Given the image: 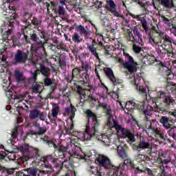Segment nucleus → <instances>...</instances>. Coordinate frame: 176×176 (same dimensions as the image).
<instances>
[{"instance_id": "obj_1", "label": "nucleus", "mask_w": 176, "mask_h": 176, "mask_svg": "<svg viewBox=\"0 0 176 176\" xmlns=\"http://www.w3.org/2000/svg\"><path fill=\"white\" fill-rule=\"evenodd\" d=\"M22 21L24 23L25 27L23 29H21V32L18 34L21 45H27V43H30L32 41L33 44L30 46L31 51L33 52V53H38L39 49H43L44 52L43 57L46 58V56H47L45 48L46 41L43 42L42 40L39 38V36L36 34V31L31 28L32 25L30 21H28V19L25 18Z\"/></svg>"}, {"instance_id": "obj_2", "label": "nucleus", "mask_w": 176, "mask_h": 176, "mask_svg": "<svg viewBox=\"0 0 176 176\" xmlns=\"http://www.w3.org/2000/svg\"><path fill=\"white\" fill-rule=\"evenodd\" d=\"M80 72H82L80 67L73 69L72 72V80L74 82V85L76 87L80 100H82V96H86L85 90L93 93L96 90V87L90 85L89 83L90 76L86 73L80 74Z\"/></svg>"}, {"instance_id": "obj_3", "label": "nucleus", "mask_w": 176, "mask_h": 176, "mask_svg": "<svg viewBox=\"0 0 176 176\" xmlns=\"http://www.w3.org/2000/svg\"><path fill=\"white\" fill-rule=\"evenodd\" d=\"M49 160L56 168L63 170V164L64 162L60 160L58 158H53L52 155H47L41 157L40 162H41L42 166H44L46 168H50V170H39L37 168H29L26 170L28 174L23 175V176H36V174H38V176H53V174H52V165L49 164Z\"/></svg>"}, {"instance_id": "obj_4", "label": "nucleus", "mask_w": 176, "mask_h": 176, "mask_svg": "<svg viewBox=\"0 0 176 176\" xmlns=\"http://www.w3.org/2000/svg\"><path fill=\"white\" fill-rule=\"evenodd\" d=\"M155 106L152 107L151 104H147L145 109V102H135V100H129L126 102L125 108L127 111H124L127 115L133 113V109H138L139 112H142L144 115V120L149 122V118L152 115V112H157L158 113H162V109H160V105L159 103H155Z\"/></svg>"}, {"instance_id": "obj_5", "label": "nucleus", "mask_w": 176, "mask_h": 176, "mask_svg": "<svg viewBox=\"0 0 176 176\" xmlns=\"http://www.w3.org/2000/svg\"><path fill=\"white\" fill-rule=\"evenodd\" d=\"M85 115L87 118V123L86 124L85 133H84V139L85 141H90L91 138H98L96 133H98V129L101 126V121L91 110L87 109Z\"/></svg>"}, {"instance_id": "obj_6", "label": "nucleus", "mask_w": 176, "mask_h": 176, "mask_svg": "<svg viewBox=\"0 0 176 176\" xmlns=\"http://www.w3.org/2000/svg\"><path fill=\"white\" fill-rule=\"evenodd\" d=\"M151 100L153 104H159L160 109L162 115H166L170 108H173L174 105H176L175 100L171 96L167 95L164 91H159L157 93L156 97H151Z\"/></svg>"}, {"instance_id": "obj_7", "label": "nucleus", "mask_w": 176, "mask_h": 176, "mask_svg": "<svg viewBox=\"0 0 176 176\" xmlns=\"http://www.w3.org/2000/svg\"><path fill=\"white\" fill-rule=\"evenodd\" d=\"M11 0H7V2H4L1 6L3 9V14L4 16H8L6 18V21L9 23L10 27H12V23L14 22V19H17L19 15L16 14V9L13 6H10Z\"/></svg>"}, {"instance_id": "obj_8", "label": "nucleus", "mask_w": 176, "mask_h": 176, "mask_svg": "<svg viewBox=\"0 0 176 176\" xmlns=\"http://www.w3.org/2000/svg\"><path fill=\"white\" fill-rule=\"evenodd\" d=\"M96 162H98L99 167H103V168H105L106 170H109V176H116L118 168H116V166L112 164L109 157L105 155H100L96 158Z\"/></svg>"}, {"instance_id": "obj_9", "label": "nucleus", "mask_w": 176, "mask_h": 176, "mask_svg": "<svg viewBox=\"0 0 176 176\" xmlns=\"http://www.w3.org/2000/svg\"><path fill=\"white\" fill-rule=\"evenodd\" d=\"M113 127L118 133L121 131V138H128L130 142H135V135L131 133L130 129H127L122 127V125L119 124L118 120L113 119Z\"/></svg>"}, {"instance_id": "obj_10", "label": "nucleus", "mask_w": 176, "mask_h": 176, "mask_svg": "<svg viewBox=\"0 0 176 176\" xmlns=\"http://www.w3.org/2000/svg\"><path fill=\"white\" fill-rule=\"evenodd\" d=\"M124 56L125 58L124 61L125 63H124V68L128 70V72L129 74H135V72L137 71V66L138 64L137 62L134 61V58L133 56H130L129 53H127L126 51H124L123 52Z\"/></svg>"}, {"instance_id": "obj_11", "label": "nucleus", "mask_w": 176, "mask_h": 176, "mask_svg": "<svg viewBox=\"0 0 176 176\" xmlns=\"http://www.w3.org/2000/svg\"><path fill=\"white\" fill-rule=\"evenodd\" d=\"M150 125L148 126V129L153 130V132L158 138H161V140H164V141H168V142L171 143V140L168 139V136L165 135L164 131L160 130L156 128V120H149Z\"/></svg>"}, {"instance_id": "obj_12", "label": "nucleus", "mask_w": 176, "mask_h": 176, "mask_svg": "<svg viewBox=\"0 0 176 176\" xmlns=\"http://www.w3.org/2000/svg\"><path fill=\"white\" fill-rule=\"evenodd\" d=\"M171 155L168 154V152L163 150L159 151L158 157L157 158V162L158 164L167 167V164L171 163Z\"/></svg>"}, {"instance_id": "obj_13", "label": "nucleus", "mask_w": 176, "mask_h": 176, "mask_svg": "<svg viewBox=\"0 0 176 176\" xmlns=\"http://www.w3.org/2000/svg\"><path fill=\"white\" fill-rule=\"evenodd\" d=\"M28 60V54L25 52L18 50L14 58V65L17 64H25Z\"/></svg>"}, {"instance_id": "obj_14", "label": "nucleus", "mask_w": 176, "mask_h": 176, "mask_svg": "<svg viewBox=\"0 0 176 176\" xmlns=\"http://www.w3.org/2000/svg\"><path fill=\"white\" fill-rule=\"evenodd\" d=\"M104 72L107 78L111 82L113 86H118V85H120L122 83V80L119 78H116L115 74H113V70L112 69L107 67L104 69Z\"/></svg>"}, {"instance_id": "obj_15", "label": "nucleus", "mask_w": 176, "mask_h": 176, "mask_svg": "<svg viewBox=\"0 0 176 176\" xmlns=\"http://www.w3.org/2000/svg\"><path fill=\"white\" fill-rule=\"evenodd\" d=\"M133 148L134 151L140 152V151H145V149H151L152 146L149 140L142 139V140L139 141L138 144H133Z\"/></svg>"}, {"instance_id": "obj_16", "label": "nucleus", "mask_w": 176, "mask_h": 176, "mask_svg": "<svg viewBox=\"0 0 176 176\" xmlns=\"http://www.w3.org/2000/svg\"><path fill=\"white\" fill-rule=\"evenodd\" d=\"M160 123L162 124V127L165 129V130H168L169 129H171L172 126H173L175 122L173 118L162 116L160 119Z\"/></svg>"}, {"instance_id": "obj_17", "label": "nucleus", "mask_w": 176, "mask_h": 176, "mask_svg": "<svg viewBox=\"0 0 176 176\" xmlns=\"http://www.w3.org/2000/svg\"><path fill=\"white\" fill-rule=\"evenodd\" d=\"M129 16H131V17H132L133 19H137L138 21H140L143 28V32H144L145 34H148V32L149 31V28L148 27V21H146V19L145 17L141 19V17H140V15H135L131 12H129Z\"/></svg>"}, {"instance_id": "obj_18", "label": "nucleus", "mask_w": 176, "mask_h": 176, "mask_svg": "<svg viewBox=\"0 0 176 176\" xmlns=\"http://www.w3.org/2000/svg\"><path fill=\"white\" fill-rule=\"evenodd\" d=\"M132 31L133 32L134 36H133V39L131 40V42L133 43H139L140 46H144L142 34H141V33L138 30V28H137V27H134Z\"/></svg>"}, {"instance_id": "obj_19", "label": "nucleus", "mask_w": 176, "mask_h": 176, "mask_svg": "<svg viewBox=\"0 0 176 176\" xmlns=\"http://www.w3.org/2000/svg\"><path fill=\"white\" fill-rule=\"evenodd\" d=\"M107 10L111 12L113 16L116 17H123V15H120V14L118 12V8H116V4H115L113 0H107Z\"/></svg>"}, {"instance_id": "obj_20", "label": "nucleus", "mask_w": 176, "mask_h": 176, "mask_svg": "<svg viewBox=\"0 0 176 176\" xmlns=\"http://www.w3.org/2000/svg\"><path fill=\"white\" fill-rule=\"evenodd\" d=\"M19 129H20V126H19V120H17L15 127L11 133V138L8 140V144L14 145V144H16V141L19 140L17 138V135H19Z\"/></svg>"}, {"instance_id": "obj_21", "label": "nucleus", "mask_w": 176, "mask_h": 176, "mask_svg": "<svg viewBox=\"0 0 176 176\" xmlns=\"http://www.w3.org/2000/svg\"><path fill=\"white\" fill-rule=\"evenodd\" d=\"M160 34H163L162 30L150 32L148 35V42L151 45L154 43L155 45H159V38H160Z\"/></svg>"}, {"instance_id": "obj_22", "label": "nucleus", "mask_w": 176, "mask_h": 176, "mask_svg": "<svg viewBox=\"0 0 176 176\" xmlns=\"http://www.w3.org/2000/svg\"><path fill=\"white\" fill-rule=\"evenodd\" d=\"M76 30L80 32L82 36H84L85 41H87V39H89L90 37V35H91V30H90L87 26L85 27L82 25H78L76 27Z\"/></svg>"}, {"instance_id": "obj_23", "label": "nucleus", "mask_w": 176, "mask_h": 176, "mask_svg": "<svg viewBox=\"0 0 176 176\" xmlns=\"http://www.w3.org/2000/svg\"><path fill=\"white\" fill-rule=\"evenodd\" d=\"M35 126L38 128V131H31L30 133H27L25 138H27V137H31V135H43V134L47 131L46 126H41L39 124H36Z\"/></svg>"}, {"instance_id": "obj_24", "label": "nucleus", "mask_w": 176, "mask_h": 176, "mask_svg": "<svg viewBox=\"0 0 176 176\" xmlns=\"http://www.w3.org/2000/svg\"><path fill=\"white\" fill-rule=\"evenodd\" d=\"M41 155L39 154V148L36 147L30 146L29 148V151L28 153V155L26 156V160L28 159H38L40 157Z\"/></svg>"}, {"instance_id": "obj_25", "label": "nucleus", "mask_w": 176, "mask_h": 176, "mask_svg": "<svg viewBox=\"0 0 176 176\" xmlns=\"http://www.w3.org/2000/svg\"><path fill=\"white\" fill-rule=\"evenodd\" d=\"M159 5L163 7L165 10H170L174 9L175 6L174 5V0H157Z\"/></svg>"}, {"instance_id": "obj_26", "label": "nucleus", "mask_w": 176, "mask_h": 176, "mask_svg": "<svg viewBox=\"0 0 176 176\" xmlns=\"http://www.w3.org/2000/svg\"><path fill=\"white\" fill-rule=\"evenodd\" d=\"M95 45H98V42L96 41V40H92V44L88 45L87 48L92 56H94V57H96L98 60H100V56L97 53V47H94Z\"/></svg>"}, {"instance_id": "obj_27", "label": "nucleus", "mask_w": 176, "mask_h": 176, "mask_svg": "<svg viewBox=\"0 0 176 176\" xmlns=\"http://www.w3.org/2000/svg\"><path fill=\"white\" fill-rule=\"evenodd\" d=\"M30 148H31L30 145H28V144H25L21 146H17L16 149L17 152H21L23 157H27V155H28V152L30 151Z\"/></svg>"}, {"instance_id": "obj_28", "label": "nucleus", "mask_w": 176, "mask_h": 176, "mask_svg": "<svg viewBox=\"0 0 176 176\" xmlns=\"http://www.w3.org/2000/svg\"><path fill=\"white\" fill-rule=\"evenodd\" d=\"M75 112H76V108L72 104H70V107L65 108V113L69 116L70 120L74 122L75 118Z\"/></svg>"}, {"instance_id": "obj_29", "label": "nucleus", "mask_w": 176, "mask_h": 176, "mask_svg": "<svg viewBox=\"0 0 176 176\" xmlns=\"http://www.w3.org/2000/svg\"><path fill=\"white\" fill-rule=\"evenodd\" d=\"M32 93H34V94H41L42 90L45 89L43 87V84L41 82H36L35 85H33L32 87Z\"/></svg>"}, {"instance_id": "obj_30", "label": "nucleus", "mask_w": 176, "mask_h": 176, "mask_svg": "<svg viewBox=\"0 0 176 176\" xmlns=\"http://www.w3.org/2000/svg\"><path fill=\"white\" fill-rule=\"evenodd\" d=\"M160 38L164 41L163 42L164 45V43H170V44L173 43V45H176V42L174 41V39H173V38H171L170 36L167 35L166 32H162L160 34Z\"/></svg>"}, {"instance_id": "obj_31", "label": "nucleus", "mask_w": 176, "mask_h": 176, "mask_svg": "<svg viewBox=\"0 0 176 176\" xmlns=\"http://www.w3.org/2000/svg\"><path fill=\"white\" fill-rule=\"evenodd\" d=\"M43 76L47 78L49 73L50 72V69L46 67L43 63L39 64V69L38 70Z\"/></svg>"}, {"instance_id": "obj_32", "label": "nucleus", "mask_w": 176, "mask_h": 176, "mask_svg": "<svg viewBox=\"0 0 176 176\" xmlns=\"http://www.w3.org/2000/svg\"><path fill=\"white\" fill-rule=\"evenodd\" d=\"M118 155L121 159H126L127 157V151L123 147V146H119L118 147Z\"/></svg>"}, {"instance_id": "obj_33", "label": "nucleus", "mask_w": 176, "mask_h": 176, "mask_svg": "<svg viewBox=\"0 0 176 176\" xmlns=\"http://www.w3.org/2000/svg\"><path fill=\"white\" fill-rule=\"evenodd\" d=\"M135 159L140 163H141V162H149V160H151V158H149L148 155L144 154H138L135 155Z\"/></svg>"}, {"instance_id": "obj_34", "label": "nucleus", "mask_w": 176, "mask_h": 176, "mask_svg": "<svg viewBox=\"0 0 176 176\" xmlns=\"http://www.w3.org/2000/svg\"><path fill=\"white\" fill-rule=\"evenodd\" d=\"M117 168V173H116V176H124V170L126 167V164L121 163L120 164L119 166H116Z\"/></svg>"}, {"instance_id": "obj_35", "label": "nucleus", "mask_w": 176, "mask_h": 176, "mask_svg": "<svg viewBox=\"0 0 176 176\" xmlns=\"http://www.w3.org/2000/svg\"><path fill=\"white\" fill-rule=\"evenodd\" d=\"M100 141L103 142L104 145H109L111 144V138L105 133H102L98 138Z\"/></svg>"}, {"instance_id": "obj_36", "label": "nucleus", "mask_w": 176, "mask_h": 176, "mask_svg": "<svg viewBox=\"0 0 176 176\" xmlns=\"http://www.w3.org/2000/svg\"><path fill=\"white\" fill-rule=\"evenodd\" d=\"M15 79L17 83H25V78L23 76V73L19 71L15 72Z\"/></svg>"}, {"instance_id": "obj_37", "label": "nucleus", "mask_w": 176, "mask_h": 176, "mask_svg": "<svg viewBox=\"0 0 176 176\" xmlns=\"http://www.w3.org/2000/svg\"><path fill=\"white\" fill-rule=\"evenodd\" d=\"M89 171L96 176H102V173L97 166H90Z\"/></svg>"}, {"instance_id": "obj_38", "label": "nucleus", "mask_w": 176, "mask_h": 176, "mask_svg": "<svg viewBox=\"0 0 176 176\" xmlns=\"http://www.w3.org/2000/svg\"><path fill=\"white\" fill-rule=\"evenodd\" d=\"M41 140L45 144H47V145H48L50 148H53V146H56V144H54V142H53V140H49V137L46 135L43 136V138H41Z\"/></svg>"}, {"instance_id": "obj_39", "label": "nucleus", "mask_w": 176, "mask_h": 176, "mask_svg": "<svg viewBox=\"0 0 176 176\" xmlns=\"http://www.w3.org/2000/svg\"><path fill=\"white\" fill-rule=\"evenodd\" d=\"M40 113H41V110L34 109L30 111L29 116L32 120L38 119V118L39 117Z\"/></svg>"}, {"instance_id": "obj_40", "label": "nucleus", "mask_w": 176, "mask_h": 176, "mask_svg": "<svg viewBox=\"0 0 176 176\" xmlns=\"http://www.w3.org/2000/svg\"><path fill=\"white\" fill-rule=\"evenodd\" d=\"M72 38L74 43H80L83 41V38L80 37L78 32H74L72 35Z\"/></svg>"}, {"instance_id": "obj_41", "label": "nucleus", "mask_w": 176, "mask_h": 176, "mask_svg": "<svg viewBox=\"0 0 176 176\" xmlns=\"http://www.w3.org/2000/svg\"><path fill=\"white\" fill-rule=\"evenodd\" d=\"M52 148H54L56 151H58V152H61L62 153H64L68 151V146H65L63 144H59L58 146L55 144V146H52Z\"/></svg>"}, {"instance_id": "obj_42", "label": "nucleus", "mask_w": 176, "mask_h": 176, "mask_svg": "<svg viewBox=\"0 0 176 176\" xmlns=\"http://www.w3.org/2000/svg\"><path fill=\"white\" fill-rule=\"evenodd\" d=\"M168 135L169 137H172L176 141V126L173 125L167 131Z\"/></svg>"}, {"instance_id": "obj_43", "label": "nucleus", "mask_w": 176, "mask_h": 176, "mask_svg": "<svg viewBox=\"0 0 176 176\" xmlns=\"http://www.w3.org/2000/svg\"><path fill=\"white\" fill-rule=\"evenodd\" d=\"M38 31V35L41 38V39H44L46 42V41H47V35H49V33L47 32V31L45 30H39V28H38L37 30Z\"/></svg>"}, {"instance_id": "obj_44", "label": "nucleus", "mask_w": 176, "mask_h": 176, "mask_svg": "<svg viewBox=\"0 0 176 176\" xmlns=\"http://www.w3.org/2000/svg\"><path fill=\"white\" fill-rule=\"evenodd\" d=\"M12 34V30L8 29V31H6L3 35H2V38L1 40L3 42H8V41H10L9 38V35Z\"/></svg>"}, {"instance_id": "obj_45", "label": "nucleus", "mask_w": 176, "mask_h": 176, "mask_svg": "<svg viewBox=\"0 0 176 176\" xmlns=\"http://www.w3.org/2000/svg\"><path fill=\"white\" fill-rule=\"evenodd\" d=\"M16 168H6L3 166V173H6V175H12L14 173V170Z\"/></svg>"}, {"instance_id": "obj_46", "label": "nucleus", "mask_w": 176, "mask_h": 176, "mask_svg": "<svg viewBox=\"0 0 176 176\" xmlns=\"http://www.w3.org/2000/svg\"><path fill=\"white\" fill-rule=\"evenodd\" d=\"M30 24L31 25H34V28L38 30V28H39V25L42 24V21L36 18H33Z\"/></svg>"}, {"instance_id": "obj_47", "label": "nucleus", "mask_w": 176, "mask_h": 176, "mask_svg": "<svg viewBox=\"0 0 176 176\" xmlns=\"http://www.w3.org/2000/svg\"><path fill=\"white\" fill-rule=\"evenodd\" d=\"M135 85L136 86V89L137 90H139L140 93H141L142 96H143L144 97H146L147 94H146V89L141 86H138V85L137 84V82H135Z\"/></svg>"}, {"instance_id": "obj_48", "label": "nucleus", "mask_w": 176, "mask_h": 176, "mask_svg": "<svg viewBox=\"0 0 176 176\" xmlns=\"http://www.w3.org/2000/svg\"><path fill=\"white\" fill-rule=\"evenodd\" d=\"M166 89L168 91H174L176 90V84L173 82H168Z\"/></svg>"}, {"instance_id": "obj_49", "label": "nucleus", "mask_w": 176, "mask_h": 176, "mask_svg": "<svg viewBox=\"0 0 176 176\" xmlns=\"http://www.w3.org/2000/svg\"><path fill=\"white\" fill-rule=\"evenodd\" d=\"M132 49L135 54H140V53H141V51L142 50V47H140V45H137V44L135 43L133 44Z\"/></svg>"}, {"instance_id": "obj_50", "label": "nucleus", "mask_w": 176, "mask_h": 176, "mask_svg": "<svg viewBox=\"0 0 176 176\" xmlns=\"http://www.w3.org/2000/svg\"><path fill=\"white\" fill-rule=\"evenodd\" d=\"M81 68L83 71H85L84 74H87V75H89V68H90V66L88 63H85V62H82Z\"/></svg>"}, {"instance_id": "obj_51", "label": "nucleus", "mask_w": 176, "mask_h": 176, "mask_svg": "<svg viewBox=\"0 0 176 176\" xmlns=\"http://www.w3.org/2000/svg\"><path fill=\"white\" fill-rule=\"evenodd\" d=\"M60 109V107L58 106H54L52 109V118H57V115H58V111Z\"/></svg>"}, {"instance_id": "obj_52", "label": "nucleus", "mask_w": 176, "mask_h": 176, "mask_svg": "<svg viewBox=\"0 0 176 176\" xmlns=\"http://www.w3.org/2000/svg\"><path fill=\"white\" fill-rule=\"evenodd\" d=\"M100 23L102 27H108V24H109V19L107 16H104L101 19Z\"/></svg>"}, {"instance_id": "obj_53", "label": "nucleus", "mask_w": 176, "mask_h": 176, "mask_svg": "<svg viewBox=\"0 0 176 176\" xmlns=\"http://www.w3.org/2000/svg\"><path fill=\"white\" fill-rule=\"evenodd\" d=\"M56 49H58V50H63V52H67V53L69 52V50H68V48H67V45L65 44L57 45Z\"/></svg>"}, {"instance_id": "obj_54", "label": "nucleus", "mask_w": 176, "mask_h": 176, "mask_svg": "<svg viewBox=\"0 0 176 176\" xmlns=\"http://www.w3.org/2000/svg\"><path fill=\"white\" fill-rule=\"evenodd\" d=\"M38 118L40 119V120H42L43 122H45L46 123H47V118L45 113L40 111Z\"/></svg>"}, {"instance_id": "obj_55", "label": "nucleus", "mask_w": 176, "mask_h": 176, "mask_svg": "<svg viewBox=\"0 0 176 176\" xmlns=\"http://www.w3.org/2000/svg\"><path fill=\"white\" fill-rule=\"evenodd\" d=\"M53 84V81L50 78H48L47 76L45 77L44 79V86H52Z\"/></svg>"}, {"instance_id": "obj_56", "label": "nucleus", "mask_w": 176, "mask_h": 176, "mask_svg": "<svg viewBox=\"0 0 176 176\" xmlns=\"http://www.w3.org/2000/svg\"><path fill=\"white\" fill-rule=\"evenodd\" d=\"M58 14L59 16H64L65 14V10L63 6H59L58 10Z\"/></svg>"}, {"instance_id": "obj_57", "label": "nucleus", "mask_w": 176, "mask_h": 176, "mask_svg": "<svg viewBox=\"0 0 176 176\" xmlns=\"http://www.w3.org/2000/svg\"><path fill=\"white\" fill-rule=\"evenodd\" d=\"M0 162L5 163L6 162V153L3 151L0 152Z\"/></svg>"}, {"instance_id": "obj_58", "label": "nucleus", "mask_w": 176, "mask_h": 176, "mask_svg": "<svg viewBox=\"0 0 176 176\" xmlns=\"http://www.w3.org/2000/svg\"><path fill=\"white\" fill-rule=\"evenodd\" d=\"M148 63H149V65H151V64H153V63L157 61V59H156V58H155V56H152L151 55H148Z\"/></svg>"}, {"instance_id": "obj_59", "label": "nucleus", "mask_w": 176, "mask_h": 176, "mask_svg": "<svg viewBox=\"0 0 176 176\" xmlns=\"http://www.w3.org/2000/svg\"><path fill=\"white\" fill-rule=\"evenodd\" d=\"M37 78H38V73L34 72L32 73V76L30 78V81L33 82V83H35V82H36Z\"/></svg>"}, {"instance_id": "obj_60", "label": "nucleus", "mask_w": 176, "mask_h": 176, "mask_svg": "<svg viewBox=\"0 0 176 176\" xmlns=\"http://www.w3.org/2000/svg\"><path fill=\"white\" fill-rule=\"evenodd\" d=\"M10 160H16V156H14L13 153H11V154L8 156L6 155V162H10Z\"/></svg>"}, {"instance_id": "obj_61", "label": "nucleus", "mask_w": 176, "mask_h": 176, "mask_svg": "<svg viewBox=\"0 0 176 176\" xmlns=\"http://www.w3.org/2000/svg\"><path fill=\"white\" fill-rule=\"evenodd\" d=\"M66 60V56H63V58H59V63L63 67H65L67 65V62L65 61Z\"/></svg>"}, {"instance_id": "obj_62", "label": "nucleus", "mask_w": 176, "mask_h": 176, "mask_svg": "<svg viewBox=\"0 0 176 176\" xmlns=\"http://www.w3.org/2000/svg\"><path fill=\"white\" fill-rule=\"evenodd\" d=\"M98 107L102 108L104 110L108 109V104L107 103H102L100 100L98 101Z\"/></svg>"}, {"instance_id": "obj_63", "label": "nucleus", "mask_w": 176, "mask_h": 176, "mask_svg": "<svg viewBox=\"0 0 176 176\" xmlns=\"http://www.w3.org/2000/svg\"><path fill=\"white\" fill-rule=\"evenodd\" d=\"M170 32H171V34H173L175 36H176V25L175 24L172 25V28H170Z\"/></svg>"}, {"instance_id": "obj_64", "label": "nucleus", "mask_w": 176, "mask_h": 176, "mask_svg": "<svg viewBox=\"0 0 176 176\" xmlns=\"http://www.w3.org/2000/svg\"><path fill=\"white\" fill-rule=\"evenodd\" d=\"M148 55H146L143 57L142 62L143 63V64H144L145 65H149V63L148 62Z\"/></svg>"}]
</instances>
